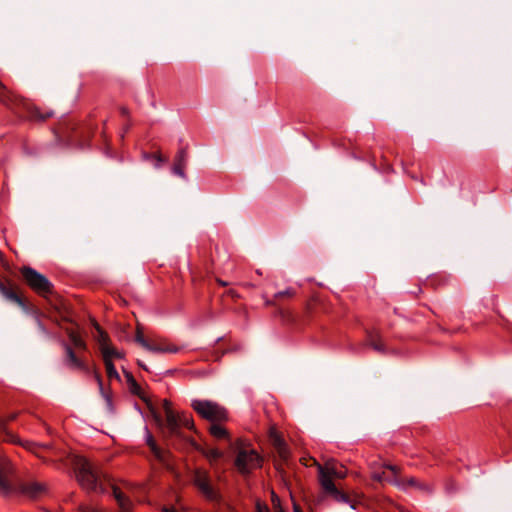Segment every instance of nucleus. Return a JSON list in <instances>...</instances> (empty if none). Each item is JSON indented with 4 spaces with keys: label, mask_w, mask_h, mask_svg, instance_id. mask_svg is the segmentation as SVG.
I'll use <instances>...</instances> for the list:
<instances>
[{
    "label": "nucleus",
    "mask_w": 512,
    "mask_h": 512,
    "mask_svg": "<svg viewBox=\"0 0 512 512\" xmlns=\"http://www.w3.org/2000/svg\"><path fill=\"white\" fill-rule=\"evenodd\" d=\"M73 465L77 480L84 489L97 493H106V485H109L117 501L119 512H132V501L126 497L96 465L83 456H75Z\"/></svg>",
    "instance_id": "obj_1"
},
{
    "label": "nucleus",
    "mask_w": 512,
    "mask_h": 512,
    "mask_svg": "<svg viewBox=\"0 0 512 512\" xmlns=\"http://www.w3.org/2000/svg\"><path fill=\"white\" fill-rule=\"evenodd\" d=\"M0 103L23 118L33 121H44L53 116V112L42 113L38 107L27 99L21 98L10 92L0 82Z\"/></svg>",
    "instance_id": "obj_2"
},
{
    "label": "nucleus",
    "mask_w": 512,
    "mask_h": 512,
    "mask_svg": "<svg viewBox=\"0 0 512 512\" xmlns=\"http://www.w3.org/2000/svg\"><path fill=\"white\" fill-rule=\"evenodd\" d=\"M193 410L210 423L225 422L228 420V412L225 407L211 400L194 399L191 401Z\"/></svg>",
    "instance_id": "obj_3"
},
{
    "label": "nucleus",
    "mask_w": 512,
    "mask_h": 512,
    "mask_svg": "<svg viewBox=\"0 0 512 512\" xmlns=\"http://www.w3.org/2000/svg\"><path fill=\"white\" fill-rule=\"evenodd\" d=\"M165 413L166 428L171 437H182L180 429L182 427L192 430L194 428L193 420L186 414L175 413L168 400L163 401Z\"/></svg>",
    "instance_id": "obj_4"
},
{
    "label": "nucleus",
    "mask_w": 512,
    "mask_h": 512,
    "mask_svg": "<svg viewBox=\"0 0 512 512\" xmlns=\"http://www.w3.org/2000/svg\"><path fill=\"white\" fill-rule=\"evenodd\" d=\"M20 273L26 284L37 294L45 297L52 293L53 285L43 274L28 266L22 267Z\"/></svg>",
    "instance_id": "obj_5"
},
{
    "label": "nucleus",
    "mask_w": 512,
    "mask_h": 512,
    "mask_svg": "<svg viewBox=\"0 0 512 512\" xmlns=\"http://www.w3.org/2000/svg\"><path fill=\"white\" fill-rule=\"evenodd\" d=\"M301 461L305 466L315 465L317 467L318 481L322 488L325 480L334 482V478L343 479L346 477V470L343 467H338L333 461H328L325 465L319 464L316 459L312 457L309 458V461L312 463H308L305 458L301 459Z\"/></svg>",
    "instance_id": "obj_6"
},
{
    "label": "nucleus",
    "mask_w": 512,
    "mask_h": 512,
    "mask_svg": "<svg viewBox=\"0 0 512 512\" xmlns=\"http://www.w3.org/2000/svg\"><path fill=\"white\" fill-rule=\"evenodd\" d=\"M194 484L206 500L216 504L221 503L222 496L220 492L212 486L210 477L206 471H195Z\"/></svg>",
    "instance_id": "obj_7"
},
{
    "label": "nucleus",
    "mask_w": 512,
    "mask_h": 512,
    "mask_svg": "<svg viewBox=\"0 0 512 512\" xmlns=\"http://www.w3.org/2000/svg\"><path fill=\"white\" fill-rule=\"evenodd\" d=\"M262 459L254 449H241L235 459V466L242 474H248L261 466Z\"/></svg>",
    "instance_id": "obj_8"
},
{
    "label": "nucleus",
    "mask_w": 512,
    "mask_h": 512,
    "mask_svg": "<svg viewBox=\"0 0 512 512\" xmlns=\"http://www.w3.org/2000/svg\"><path fill=\"white\" fill-rule=\"evenodd\" d=\"M47 492V487L43 483L39 482H20L13 486V492L15 494H20L31 499H37Z\"/></svg>",
    "instance_id": "obj_9"
},
{
    "label": "nucleus",
    "mask_w": 512,
    "mask_h": 512,
    "mask_svg": "<svg viewBox=\"0 0 512 512\" xmlns=\"http://www.w3.org/2000/svg\"><path fill=\"white\" fill-rule=\"evenodd\" d=\"M13 473V466L11 462L7 460L0 461V490L4 494H11L13 492V486L10 481L9 477Z\"/></svg>",
    "instance_id": "obj_10"
},
{
    "label": "nucleus",
    "mask_w": 512,
    "mask_h": 512,
    "mask_svg": "<svg viewBox=\"0 0 512 512\" xmlns=\"http://www.w3.org/2000/svg\"><path fill=\"white\" fill-rule=\"evenodd\" d=\"M384 467L391 472V475L387 474L386 471H383L381 473L374 472L372 478L378 482H387L396 486H402V483L398 478V474L400 472L399 467L390 464H387Z\"/></svg>",
    "instance_id": "obj_11"
},
{
    "label": "nucleus",
    "mask_w": 512,
    "mask_h": 512,
    "mask_svg": "<svg viewBox=\"0 0 512 512\" xmlns=\"http://www.w3.org/2000/svg\"><path fill=\"white\" fill-rule=\"evenodd\" d=\"M64 349L66 352L65 365L69 369L89 372L87 364L76 356L73 349L69 345L64 344Z\"/></svg>",
    "instance_id": "obj_12"
},
{
    "label": "nucleus",
    "mask_w": 512,
    "mask_h": 512,
    "mask_svg": "<svg viewBox=\"0 0 512 512\" xmlns=\"http://www.w3.org/2000/svg\"><path fill=\"white\" fill-rule=\"evenodd\" d=\"M323 490L325 493L331 495L335 501L346 503L351 506V508H355L354 504L350 500L349 496L340 490L335 486L334 482H330L328 480H325L323 483Z\"/></svg>",
    "instance_id": "obj_13"
},
{
    "label": "nucleus",
    "mask_w": 512,
    "mask_h": 512,
    "mask_svg": "<svg viewBox=\"0 0 512 512\" xmlns=\"http://www.w3.org/2000/svg\"><path fill=\"white\" fill-rule=\"evenodd\" d=\"M188 162V154L185 148H181L174 160L172 167L173 173L181 178H186L185 168Z\"/></svg>",
    "instance_id": "obj_14"
},
{
    "label": "nucleus",
    "mask_w": 512,
    "mask_h": 512,
    "mask_svg": "<svg viewBox=\"0 0 512 512\" xmlns=\"http://www.w3.org/2000/svg\"><path fill=\"white\" fill-rule=\"evenodd\" d=\"M145 349L153 353H177L180 350L179 347L166 341L149 342Z\"/></svg>",
    "instance_id": "obj_15"
},
{
    "label": "nucleus",
    "mask_w": 512,
    "mask_h": 512,
    "mask_svg": "<svg viewBox=\"0 0 512 512\" xmlns=\"http://www.w3.org/2000/svg\"><path fill=\"white\" fill-rule=\"evenodd\" d=\"M146 443L150 447L151 452L155 456L156 459H158L160 462L165 463L167 461L168 453L164 450H162L154 440L152 434L149 432L148 429H146Z\"/></svg>",
    "instance_id": "obj_16"
},
{
    "label": "nucleus",
    "mask_w": 512,
    "mask_h": 512,
    "mask_svg": "<svg viewBox=\"0 0 512 512\" xmlns=\"http://www.w3.org/2000/svg\"><path fill=\"white\" fill-rule=\"evenodd\" d=\"M0 294L9 301L24 306L23 299L11 288L0 281Z\"/></svg>",
    "instance_id": "obj_17"
},
{
    "label": "nucleus",
    "mask_w": 512,
    "mask_h": 512,
    "mask_svg": "<svg viewBox=\"0 0 512 512\" xmlns=\"http://www.w3.org/2000/svg\"><path fill=\"white\" fill-rule=\"evenodd\" d=\"M223 422H215L211 423L209 427V432L211 436H213L217 440H229V432L222 425Z\"/></svg>",
    "instance_id": "obj_18"
},
{
    "label": "nucleus",
    "mask_w": 512,
    "mask_h": 512,
    "mask_svg": "<svg viewBox=\"0 0 512 512\" xmlns=\"http://www.w3.org/2000/svg\"><path fill=\"white\" fill-rule=\"evenodd\" d=\"M368 343L375 351L385 353L386 349L384 343L377 332H371L368 334Z\"/></svg>",
    "instance_id": "obj_19"
},
{
    "label": "nucleus",
    "mask_w": 512,
    "mask_h": 512,
    "mask_svg": "<svg viewBox=\"0 0 512 512\" xmlns=\"http://www.w3.org/2000/svg\"><path fill=\"white\" fill-rule=\"evenodd\" d=\"M124 376L126 378V382L128 384V387H129V391L134 394V395H137V396H141V387L140 385L137 383V381L135 380V378L133 377V375L124 370Z\"/></svg>",
    "instance_id": "obj_20"
},
{
    "label": "nucleus",
    "mask_w": 512,
    "mask_h": 512,
    "mask_svg": "<svg viewBox=\"0 0 512 512\" xmlns=\"http://www.w3.org/2000/svg\"><path fill=\"white\" fill-rule=\"evenodd\" d=\"M101 354H102L103 360H106V356H107V359H111V360H112V358L121 359L124 357V354L122 352L118 351L117 349H115L114 347H112L110 345L103 346Z\"/></svg>",
    "instance_id": "obj_21"
},
{
    "label": "nucleus",
    "mask_w": 512,
    "mask_h": 512,
    "mask_svg": "<svg viewBox=\"0 0 512 512\" xmlns=\"http://www.w3.org/2000/svg\"><path fill=\"white\" fill-rule=\"evenodd\" d=\"M68 337L71 343L76 347L80 349H84L86 347L84 340L81 338L79 333H77L74 330L68 331Z\"/></svg>",
    "instance_id": "obj_22"
},
{
    "label": "nucleus",
    "mask_w": 512,
    "mask_h": 512,
    "mask_svg": "<svg viewBox=\"0 0 512 512\" xmlns=\"http://www.w3.org/2000/svg\"><path fill=\"white\" fill-rule=\"evenodd\" d=\"M103 361H104V364H105L106 373H107L108 378L109 379L120 380V375L117 372V370H116L112 360L106 358V360H103Z\"/></svg>",
    "instance_id": "obj_23"
},
{
    "label": "nucleus",
    "mask_w": 512,
    "mask_h": 512,
    "mask_svg": "<svg viewBox=\"0 0 512 512\" xmlns=\"http://www.w3.org/2000/svg\"><path fill=\"white\" fill-rule=\"evenodd\" d=\"M94 327H95V329H96V331L98 333V342H99V345H100V350L102 351L103 346L109 345L108 344L109 338H108L107 333H105L103 331V329L100 327V325L97 322L94 323Z\"/></svg>",
    "instance_id": "obj_24"
},
{
    "label": "nucleus",
    "mask_w": 512,
    "mask_h": 512,
    "mask_svg": "<svg viewBox=\"0 0 512 512\" xmlns=\"http://www.w3.org/2000/svg\"><path fill=\"white\" fill-rule=\"evenodd\" d=\"M270 438L275 449H277L278 447H282L284 444H286L284 439L276 431H271Z\"/></svg>",
    "instance_id": "obj_25"
},
{
    "label": "nucleus",
    "mask_w": 512,
    "mask_h": 512,
    "mask_svg": "<svg viewBox=\"0 0 512 512\" xmlns=\"http://www.w3.org/2000/svg\"><path fill=\"white\" fill-rule=\"evenodd\" d=\"M400 482L402 483V486H399V487L403 488V489H406L408 486L417 487V488L422 489V486L419 485L418 480L414 477H410L409 479H406V480L400 479Z\"/></svg>",
    "instance_id": "obj_26"
},
{
    "label": "nucleus",
    "mask_w": 512,
    "mask_h": 512,
    "mask_svg": "<svg viewBox=\"0 0 512 512\" xmlns=\"http://www.w3.org/2000/svg\"><path fill=\"white\" fill-rule=\"evenodd\" d=\"M135 341L140 344L144 349L148 347L149 341L144 338V335L140 329V327H137V332L135 336Z\"/></svg>",
    "instance_id": "obj_27"
},
{
    "label": "nucleus",
    "mask_w": 512,
    "mask_h": 512,
    "mask_svg": "<svg viewBox=\"0 0 512 512\" xmlns=\"http://www.w3.org/2000/svg\"><path fill=\"white\" fill-rule=\"evenodd\" d=\"M276 450H277L279 457L283 461H287L289 459L290 451H289L287 444H284L282 447H278Z\"/></svg>",
    "instance_id": "obj_28"
},
{
    "label": "nucleus",
    "mask_w": 512,
    "mask_h": 512,
    "mask_svg": "<svg viewBox=\"0 0 512 512\" xmlns=\"http://www.w3.org/2000/svg\"><path fill=\"white\" fill-rule=\"evenodd\" d=\"M223 456V452L219 449H216V448H213V449H210L207 453V457L210 459V460H218L220 459L221 457Z\"/></svg>",
    "instance_id": "obj_29"
},
{
    "label": "nucleus",
    "mask_w": 512,
    "mask_h": 512,
    "mask_svg": "<svg viewBox=\"0 0 512 512\" xmlns=\"http://www.w3.org/2000/svg\"><path fill=\"white\" fill-rule=\"evenodd\" d=\"M272 505L274 512H284L279 497L273 492L272 493Z\"/></svg>",
    "instance_id": "obj_30"
},
{
    "label": "nucleus",
    "mask_w": 512,
    "mask_h": 512,
    "mask_svg": "<svg viewBox=\"0 0 512 512\" xmlns=\"http://www.w3.org/2000/svg\"><path fill=\"white\" fill-rule=\"evenodd\" d=\"M294 295V291L292 289H286L284 291H280L278 293L275 294V299H278V298H281V297H284V296H293Z\"/></svg>",
    "instance_id": "obj_31"
},
{
    "label": "nucleus",
    "mask_w": 512,
    "mask_h": 512,
    "mask_svg": "<svg viewBox=\"0 0 512 512\" xmlns=\"http://www.w3.org/2000/svg\"><path fill=\"white\" fill-rule=\"evenodd\" d=\"M256 512H270L267 505L258 502L256 504Z\"/></svg>",
    "instance_id": "obj_32"
},
{
    "label": "nucleus",
    "mask_w": 512,
    "mask_h": 512,
    "mask_svg": "<svg viewBox=\"0 0 512 512\" xmlns=\"http://www.w3.org/2000/svg\"><path fill=\"white\" fill-rule=\"evenodd\" d=\"M81 512H104V511L102 509L96 508V507H83L81 509Z\"/></svg>",
    "instance_id": "obj_33"
},
{
    "label": "nucleus",
    "mask_w": 512,
    "mask_h": 512,
    "mask_svg": "<svg viewBox=\"0 0 512 512\" xmlns=\"http://www.w3.org/2000/svg\"><path fill=\"white\" fill-rule=\"evenodd\" d=\"M37 325H38V329L45 335H49V332L48 330L46 329V327L43 325V323L37 319Z\"/></svg>",
    "instance_id": "obj_34"
},
{
    "label": "nucleus",
    "mask_w": 512,
    "mask_h": 512,
    "mask_svg": "<svg viewBox=\"0 0 512 512\" xmlns=\"http://www.w3.org/2000/svg\"><path fill=\"white\" fill-rule=\"evenodd\" d=\"M153 157L156 159V167H159L160 164L164 161L163 157L160 154H155Z\"/></svg>",
    "instance_id": "obj_35"
},
{
    "label": "nucleus",
    "mask_w": 512,
    "mask_h": 512,
    "mask_svg": "<svg viewBox=\"0 0 512 512\" xmlns=\"http://www.w3.org/2000/svg\"><path fill=\"white\" fill-rule=\"evenodd\" d=\"M95 378L97 379L98 381V384L100 387H102V380H101V377L98 373L95 372Z\"/></svg>",
    "instance_id": "obj_36"
},
{
    "label": "nucleus",
    "mask_w": 512,
    "mask_h": 512,
    "mask_svg": "<svg viewBox=\"0 0 512 512\" xmlns=\"http://www.w3.org/2000/svg\"><path fill=\"white\" fill-rule=\"evenodd\" d=\"M120 112H121V114H122L123 116H127V115H128V109H127V108H125V107H122V108L120 109Z\"/></svg>",
    "instance_id": "obj_37"
},
{
    "label": "nucleus",
    "mask_w": 512,
    "mask_h": 512,
    "mask_svg": "<svg viewBox=\"0 0 512 512\" xmlns=\"http://www.w3.org/2000/svg\"><path fill=\"white\" fill-rule=\"evenodd\" d=\"M162 512H176L173 508L164 507Z\"/></svg>",
    "instance_id": "obj_38"
},
{
    "label": "nucleus",
    "mask_w": 512,
    "mask_h": 512,
    "mask_svg": "<svg viewBox=\"0 0 512 512\" xmlns=\"http://www.w3.org/2000/svg\"><path fill=\"white\" fill-rule=\"evenodd\" d=\"M294 512H302L301 508L297 505V504H294Z\"/></svg>",
    "instance_id": "obj_39"
},
{
    "label": "nucleus",
    "mask_w": 512,
    "mask_h": 512,
    "mask_svg": "<svg viewBox=\"0 0 512 512\" xmlns=\"http://www.w3.org/2000/svg\"><path fill=\"white\" fill-rule=\"evenodd\" d=\"M228 294L231 295L232 297H237L238 296L234 290H229Z\"/></svg>",
    "instance_id": "obj_40"
},
{
    "label": "nucleus",
    "mask_w": 512,
    "mask_h": 512,
    "mask_svg": "<svg viewBox=\"0 0 512 512\" xmlns=\"http://www.w3.org/2000/svg\"><path fill=\"white\" fill-rule=\"evenodd\" d=\"M217 282H218L221 286H226V285H227V283H226V282H224V281H222V280H220V279H218V280H217Z\"/></svg>",
    "instance_id": "obj_41"
}]
</instances>
